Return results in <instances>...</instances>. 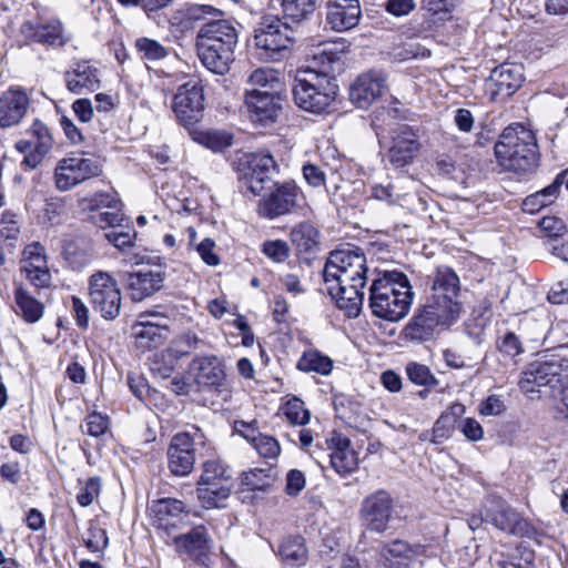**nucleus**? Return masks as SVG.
I'll return each instance as SVG.
<instances>
[{"mask_svg":"<svg viewBox=\"0 0 568 568\" xmlns=\"http://www.w3.org/2000/svg\"><path fill=\"white\" fill-rule=\"evenodd\" d=\"M338 51L324 48L321 57L327 60L328 67L323 70L305 69L297 70L292 88L295 104L311 113L321 114L325 112L335 100L338 85L329 72L334 71L333 64L339 61Z\"/></svg>","mask_w":568,"mask_h":568,"instance_id":"1","label":"nucleus"},{"mask_svg":"<svg viewBox=\"0 0 568 568\" xmlns=\"http://www.w3.org/2000/svg\"><path fill=\"white\" fill-rule=\"evenodd\" d=\"M237 30L230 20H211L201 26L196 34V50L202 64L211 72L223 75L235 60Z\"/></svg>","mask_w":568,"mask_h":568,"instance_id":"2","label":"nucleus"},{"mask_svg":"<svg viewBox=\"0 0 568 568\" xmlns=\"http://www.w3.org/2000/svg\"><path fill=\"white\" fill-rule=\"evenodd\" d=\"M414 293L408 277L398 271H386L369 287V308L378 318L397 322L407 315Z\"/></svg>","mask_w":568,"mask_h":568,"instance_id":"3","label":"nucleus"},{"mask_svg":"<svg viewBox=\"0 0 568 568\" xmlns=\"http://www.w3.org/2000/svg\"><path fill=\"white\" fill-rule=\"evenodd\" d=\"M498 164L505 171L526 174L538 165V145L534 133L521 124L505 128L494 146Z\"/></svg>","mask_w":568,"mask_h":568,"instance_id":"4","label":"nucleus"},{"mask_svg":"<svg viewBox=\"0 0 568 568\" xmlns=\"http://www.w3.org/2000/svg\"><path fill=\"white\" fill-rule=\"evenodd\" d=\"M254 32L256 48L273 61L280 60L296 40V30L277 16H264Z\"/></svg>","mask_w":568,"mask_h":568,"instance_id":"5","label":"nucleus"},{"mask_svg":"<svg viewBox=\"0 0 568 568\" xmlns=\"http://www.w3.org/2000/svg\"><path fill=\"white\" fill-rule=\"evenodd\" d=\"M89 303L105 321L115 320L122 307V293L118 281L105 271L94 272L88 280Z\"/></svg>","mask_w":568,"mask_h":568,"instance_id":"6","label":"nucleus"},{"mask_svg":"<svg viewBox=\"0 0 568 568\" xmlns=\"http://www.w3.org/2000/svg\"><path fill=\"white\" fill-rule=\"evenodd\" d=\"M205 443L206 437L197 427L175 434L166 449L170 473L176 477L189 476L194 468L196 453Z\"/></svg>","mask_w":568,"mask_h":568,"instance_id":"7","label":"nucleus"},{"mask_svg":"<svg viewBox=\"0 0 568 568\" xmlns=\"http://www.w3.org/2000/svg\"><path fill=\"white\" fill-rule=\"evenodd\" d=\"M366 257L359 247L337 250L329 254L323 277L326 284L339 281L349 284L354 281H367Z\"/></svg>","mask_w":568,"mask_h":568,"instance_id":"8","label":"nucleus"},{"mask_svg":"<svg viewBox=\"0 0 568 568\" xmlns=\"http://www.w3.org/2000/svg\"><path fill=\"white\" fill-rule=\"evenodd\" d=\"M459 295L460 281L458 275L450 267H438L426 303L457 321L462 312Z\"/></svg>","mask_w":568,"mask_h":568,"instance_id":"9","label":"nucleus"},{"mask_svg":"<svg viewBox=\"0 0 568 568\" xmlns=\"http://www.w3.org/2000/svg\"><path fill=\"white\" fill-rule=\"evenodd\" d=\"M484 518L487 524L513 536L532 538L536 529L506 500L488 496L484 501Z\"/></svg>","mask_w":568,"mask_h":568,"instance_id":"10","label":"nucleus"},{"mask_svg":"<svg viewBox=\"0 0 568 568\" xmlns=\"http://www.w3.org/2000/svg\"><path fill=\"white\" fill-rule=\"evenodd\" d=\"M305 205L302 189L294 182L275 184L274 190L266 194L258 203L257 212L261 216L275 220L283 215L295 214Z\"/></svg>","mask_w":568,"mask_h":568,"instance_id":"11","label":"nucleus"},{"mask_svg":"<svg viewBox=\"0 0 568 568\" xmlns=\"http://www.w3.org/2000/svg\"><path fill=\"white\" fill-rule=\"evenodd\" d=\"M454 322H456L455 318L425 303L416 308L402 334L405 341L413 343L429 342L436 337L443 327H448Z\"/></svg>","mask_w":568,"mask_h":568,"instance_id":"12","label":"nucleus"},{"mask_svg":"<svg viewBox=\"0 0 568 568\" xmlns=\"http://www.w3.org/2000/svg\"><path fill=\"white\" fill-rule=\"evenodd\" d=\"M101 173L102 164L98 158L72 154L58 162L54 169V183L58 190L64 192Z\"/></svg>","mask_w":568,"mask_h":568,"instance_id":"13","label":"nucleus"},{"mask_svg":"<svg viewBox=\"0 0 568 568\" xmlns=\"http://www.w3.org/2000/svg\"><path fill=\"white\" fill-rule=\"evenodd\" d=\"M568 371V361L558 355L550 356L546 361H536L529 364L523 373L519 386L525 393L536 392V386H547L555 388L562 384L564 373Z\"/></svg>","mask_w":568,"mask_h":568,"instance_id":"14","label":"nucleus"},{"mask_svg":"<svg viewBox=\"0 0 568 568\" xmlns=\"http://www.w3.org/2000/svg\"><path fill=\"white\" fill-rule=\"evenodd\" d=\"M172 110L183 126L191 128L199 123L204 112L202 84L196 80H190L180 85L173 97Z\"/></svg>","mask_w":568,"mask_h":568,"instance_id":"15","label":"nucleus"},{"mask_svg":"<svg viewBox=\"0 0 568 568\" xmlns=\"http://www.w3.org/2000/svg\"><path fill=\"white\" fill-rule=\"evenodd\" d=\"M53 138L49 128L40 120H34L30 130L29 139H22L16 142L14 148L24 154L21 166L24 170L38 168L44 158L51 152Z\"/></svg>","mask_w":568,"mask_h":568,"instance_id":"16","label":"nucleus"},{"mask_svg":"<svg viewBox=\"0 0 568 568\" xmlns=\"http://www.w3.org/2000/svg\"><path fill=\"white\" fill-rule=\"evenodd\" d=\"M393 513V497L388 491L379 489L363 499L359 517L366 530L382 534L388 529Z\"/></svg>","mask_w":568,"mask_h":568,"instance_id":"17","label":"nucleus"},{"mask_svg":"<svg viewBox=\"0 0 568 568\" xmlns=\"http://www.w3.org/2000/svg\"><path fill=\"white\" fill-rule=\"evenodd\" d=\"M21 34L29 41L52 48H62L71 41V34L58 18L37 17L20 26Z\"/></svg>","mask_w":568,"mask_h":568,"instance_id":"18","label":"nucleus"},{"mask_svg":"<svg viewBox=\"0 0 568 568\" xmlns=\"http://www.w3.org/2000/svg\"><path fill=\"white\" fill-rule=\"evenodd\" d=\"M281 98L274 91L247 89L244 105L253 123L266 126L276 121L281 110Z\"/></svg>","mask_w":568,"mask_h":568,"instance_id":"19","label":"nucleus"},{"mask_svg":"<svg viewBox=\"0 0 568 568\" xmlns=\"http://www.w3.org/2000/svg\"><path fill=\"white\" fill-rule=\"evenodd\" d=\"M190 373L201 390L222 393L225 389L224 366L214 355L195 357L190 364Z\"/></svg>","mask_w":568,"mask_h":568,"instance_id":"20","label":"nucleus"},{"mask_svg":"<svg viewBox=\"0 0 568 568\" xmlns=\"http://www.w3.org/2000/svg\"><path fill=\"white\" fill-rule=\"evenodd\" d=\"M211 537L207 528L199 525L186 534H181L172 538L175 550L180 556H186L199 565H206L211 550Z\"/></svg>","mask_w":568,"mask_h":568,"instance_id":"21","label":"nucleus"},{"mask_svg":"<svg viewBox=\"0 0 568 568\" xmlns=\"http://www.w3.org/2000/svg\"><path fill=\"white\" fill-rule=\"evenodd\" d=\"M418 150V138L412 128L402 124L392 131V144L387 159L394 168L399 169L413 163Z\"/></svg>","mask_w":568,"mask_h":568,"instance_id":"22","label":"nucleus"},{"mask_svg":"<svg viewBox=\"0 0 568 568\" xmlns=\"http://www.w3.org/2000/svg\"><path fill=\"white\" fill-rule=\"evenodd\" d=\"M170 318L160 311L143 312L133 325L134 336L143 348L158 347L164 341V332L169 329Z\"/></svg>","mask_w":568,"mask_h":568,"instance_id":"23","label":"nucleus"},{"mask_svg":"<svg viewBox=\"0 0 568 568\" xmlns=\"http://www.w3.org/2000/svg\"><path fill=\"white\" fill-rule=\"evenodd\" d=\"M523 67L503 63L496 67L489 77L488 87L493 101L505 100L511 97L523 84Z\"/></svg>","mask_w":568,"mask_h":568,"instance_id":"24","label":"nucleus"},{"mask_svg":"<svg viewBox=\"0 0 568 568\" xmlns=\"http://www.w3.org/2000/svg\"><path fill=\"white\" fill-rule=\"evenodd\" d=\"M165 280V272L159 270H141L126 273L124 276V285L130 298L133 302H141L161 291Z\"/></svg>","mask_w":568,"mask_h":568,"instance_id":"25","label":"nucleus"},{"mask_svg":"<svg viewBox=\"0 0 568 568\" xmlns=\"http://www.w3.org/2000/svg\"><path fill=\"white\" fill-rule=\"evenodd\" d=\"M326 285L328 294L335 300L337 307L345 311L347 317L355 318L359 315L364 302L363 288L366 281H354L349 284L331 281Z\"/></svg>","mask_w":568,"mask_h":568,"instance_id":"26","label":"nucleus"},{"mask_svg":"<svg viewBox=\"0 0 568 568\" xmlns=\"http://www.w3.org/2000/svg\"><path fill=\"white\" fill-rule=\"evenodd\" d=\"M362 17L359 0H328L326 23L337 32L355 28Z\"/></svg>","mask_w":568,"mask_h":568,"instance_id":"27","label":"nucleus"},{"mask_svg":"<svg viewBox=\"0 0 568 568\" xmlns=\"http://www.w3.org/2000/svg\"><path fill=\"white\" fill-rule=\"evenodd\" d=\"M277 171V164L268 152H256L250 155L245 180L247 189L258 195L265 183L271 182L273 174Z\"/></svg>","mask_w":568,"mask_h":568,"instance_id":"28","label":"nucleus"},{"mask_svg":"<svg viewBox=\"0 0 568 568\" xmlns=\"http://www.w3.org/2000/svg\"><path fill=\"white\" fill-rule=\"evenodd\" d=\"M67 89L73 94H84L99 89V71L90 61H75L63 74Z\"/></svg>","mask_w":568,"mask_h":568,"instance_id":"29","label":"nucleus"},{"mask_svg":"<svg viewBox=\"0 0 568 568\" xmlns=\"http://www.w3.org/2000/svg\"><path fill=\"white\" fill-rule=\"evenodd\" d=\"M386 78L382 72L369 71L359 75L349 90V98L358 108H368L385 89Z\"/></svg>","mask_w":568,"mask_h":568,"instance_id":"30","label":"nucleus"},{"mask_svg":"<svg viewBox=\"0 0 568 568\" xmlns=\"http://www.w3.org/2000/svg\"><path fill=\"white\" fill-rule=\"evenodd\" d=\"M423 554L419 545H410L402 539L384 542L381 556L384 559L383 568H412Z\"/></svg>","mask_w":568,"mask_h":568,"instance_id":"31","label":"nucleus"},{"mask_svg":"<svg viewBox=\"0 0 568 568\" xmlns=\"http://www.w3.org/2000/svg\"><path fill=\"white\" fill-rule=\"evenodd\" d=\"M29 98L21 90L9 89L0 94V128H11L20 123L27 114Z\"/></svg>","mask_w":568,"mask_h":568,"instance_id":"32","label":"nucleus"},{"mask_svg":"<svg viewBox=\"0 0 568 568\" xmlns=\"http://www.w3.org/2000/svg\"><path fill=\"white\" fill-rule=\"evenodd\" d=\"M566 174L567 171H561L556 175L555 180L549 185L534 194L528 195L523 202V211L529 214H534L540 211L542 207L550 205L558 197Z\"/></svg>","mask_w":568,"mask_h":568,"instance_id":"33","label":"nucleus"},{"mask_svg":"<svg viewBox=\"0 0 568 568\" xmlns=\"http://www.w3.org/2000/svg\"><path fill=\"white\" fill-rule=\"evenodd\" d=\"M233 483H210L197 484L196 496L206 509L225 507V503L231 495Z\"/></svg>","mask_w":568,"mask_h":568,"instance_id":"34","label":"nucleus"},{"mask_svg":"<svg viewBox=\"0 0 568 568\" xmlns=\"http://www.w3.org/2000/svg\"><path fill=\"white\" fill-rule=\"evenodd\" d=\"M464 413L465 406L459 403L452 405L447 410L442 413L433 426L430 443L439 445L447 440L452 436L456 420Z\"/></svg>","mask_w":568,"mask_h":568,"instance_id":"35","label":"nucleus"},{"mask_svg":"<svg viewBox=\"0 0 568 568\" xmlns=\"http://www.w3.org/2000/svg\"><path fill=\"white\" fill-rule=\"evenodd\" d=\"M329 458L332 468L341 476H346L357 468V456L347 438L338 439Z\"/></svg>","mask_w":568,"mask_h":568,"instance_id":"36","label":"nucleus"},{"mask_svg":"<svg viewBox=\"0 0 568 568\" xmlns=\"http://www.w3.org/2000/svg\"><path fill=\"white\" fill-rule=\"evenodd\" d=\"M19 233L16 214L6 211L0 221V265L4 264L7 254L13 253Z\"/></svg>","mask_w":568,"mask_h":568,"instance_id":"37","label":"nucleus"},{"mask_svg":"<svg viewBox=\"0 0 568 568\" xmlns=\"http://www.w3.org/2000/svg\"><path fill=\"white\" fill-rule=\"evenodd\" d=\"M291 241L300 253H313L320 247V233L313 224L302 222L292 229Z\"/></svg>","mask_w":568,"mask_h":568,"instance_id":"38","label":"nucleus"},{"mask_svg":"<svg viewBox=\"0 0 568 568\" xmlns=\"http://www.w3.org/2000/svg\"><path fill=\"white\" fill-rule=\"evenodd\" d=\"M151 510L162 528L174 526L171 520L176 519L181 514L186 513L185 505L182 500L174 498H162L153 501Z\"/></svg>","mask_w":568,"mask_h":568,"instance_id":"39","label":"nucleus"},{"mask_svg":"<svg viewBox=\"0 0 568 568\" xmlns=\"http://www.w3.org/2000/svg\"><path fill=\"white\" fill-rule=\"evenodd\" d=\"M296 368L304 373H317L324 376L331 374L333 361L317 349H306L297 361Z\"/></svg>","mask_w":568,"mask_h":568,"instance_id":"40","label":"nucleus"},{"mask_svg":"<svg viewBox=\"0 0 568 568\" xmlns=\"http://www.w3.org/2000/svg\"><path fill=\"white\" fill-rule=\"evenodd\" d=\"M278 555L285 565H304L307 560V549L304 539L300 536L284 538L278 546Z\"/></svg>","mask_w":568,"mask_h":568,"instance_id":"41","label":"nucleus"},{"mask_svg":"<svg viewBox=\"0 0 568 568\" xmlns=\"http://www.w3.org/2000/svg\"><path fill=\"white\" fill-rule=\"evenodd\" d=\"M14 300L17 303V314L28 323H37L41 320L44 306L37 298L31 296L22 287H18L14 292Z\"/></svg>","mask_w":568,"mask_h":568,"instance_id":"42","label":"nucleus"},{"mask_svg":"<svg viewBox=\"0 0 568 568\" xmlns=\"http://www.w3.org/2000/svg\"><path fill=\"white\" fill-rule=\"evenodd\" d=\"M194 140L212 150L213 152H223L233 143L232 134L225 131H201L196 132Z\"/></svg>","mask_w":568,"mask_h":568,"instance_id":"43","label":"nucleus"},{"mask_svg":"<svg viewBox=\"0 0 568 568\" xmlns=\"http://www.w3.org/2000/svg\"><path fill=\"white\" fill-rule=\"evenodd\" d=\"M407 378L417 386L433 388L438 385V379L432 373L430 368L418 362H409L405 366Z\"/></svg>","mask_w":568,"mask_h":568,"instance_id":"44","label":"nucleus"},{"mask_svg":"<svg viewBox=\"0 0 568 568\" xmlns=\"http://www.w3.org/2000/svg\"><path fill=\"white\" fill-rule=\"evenodd\" d=\"M245 439L252 444L261 457L266 459L276 460L281 453L278 442L272 436L263 434L251 435L245 433Z\"/></svg>","mask_w":568,"mask_h":568,"instance_id":"45","label":"nucleus"},{"mask_svg":"<svg viewBox=\"0 0 568 568\" xmlns=\"http://www.w3.org/2000/svg\"><path fill=\"white\" fill-rule=\"evenodd\" d=\"M232 483V474L229 468L217 459L206 460L203 464L202 475L197 484Z\"/></svg>","mask_w":568,"mask_h":568,"instance_id":"46","label":"nucleus"},{"mask_svg":"<svg viewBox=\"0 0 568 568\" xmlns=\"http://www.w3.org/2000/svg\"><path fill=\"white\" fill-rule=\"evenodd\" d=\"M282 8L286 19L298 23L315 11V0H283Z\"/></svg>","mask_w":568,"mask_h":568,"instance_id":"47","label":"nucleus"},{"mask_svg":"<svg viewBox=\"0 0 568 568\" xmlns=\"http://www.w3.org/2000/svg\"><path fill=\"white\" fill-rule=\"evenodd\" d=\"M281 412L293 425L303 426L310 422V412L304 407V402L297 397L288 399L281 407Z\"/></svg>","mask_w":568,"mask_h":568,"instance_id":"48","label":"nucleus"},{"mask_svg":"<svg viewBox=\"0 0 568 568\" xmlns=\"http://www.w3.org/2000/svg\"><path fill=\"white\" fill-rule=\"evenodd\" d=\"M135 48L141 59L148 61H159L169 54L168 49L159 41L145 37L135 40Z\"/></svg>","mask_w":568,"mask_h":568,"instance_id":"49","label":"nucleus"},{"mask_svg":"<svg viewBox=\"0 0 568 568\" xmlns=\"http://www.w3.org/2000/svg\"><path fill=\"white\" fill-rule=\"evenodd\" d=\"M273 480L272 468H255L242 475V484L250 490H265Z\"/></svg>","mask_w":568,"mask_h":568,"instance_id":"50","label":"nucleus"},{"mask_svg":"<svg viewBox=\"0 0 568 568\" xmlns=\"http://www.w3.org/2000/svg\"><path fill=\"white\" fill-rule=\"evenodd\" d=\"M83 203H87L85 207L95 214L119 206L121 201L115 192H97L91 197L83 199Z\"/></svg>","mask_w":568,"mask_h":568,"instance_id":"51","label":"nucleus"},{"mask_svg":"<svg viewBox=\"0 0 568 568\" xmlns=\"http://www.w3.org/2000/svg\"><path fill=\"white\" fill-rule=\"evenodd\" d=\"M91 220L101 229L122 226L124 222V215L122 213V203L114 209H108L102 212L91 215Z\"/></svg>","mask_w":568,"mask_h":568,"instance_id":"52","label":"nucleus"},{"mask_svg":"<svg viewBox=\"0 0 568 568\" xmlns=\"http://www.w3.org/2000/svg\"><path fill=\"white\" fill-rule=\"evenodd\" d=\"M110 425V419L108 415H103L102 413L93 412L90 413L85 419L84 424L81 425V429L83 433L93 436L99 437L104 435Z\"/></svg>","mask_w":568,"mask_h":568,"instance_id":"53","label":"nucleus"},{"mask_svg":"<svg viewBox=\"0 0 568 568\" xmlns=\"http://www.w3.org/2000/svg\"><path fill=\"white\" fill-rule=\"evenodd\" d=\"M516 551L520 555L517 558L515 555L510 559L497 560L495 568H531L535 562V552L527 547H518Z\"/></svg>","mask_w":568,"mask_h":568,"instance_id":"54","label":"nucleus"},{"mask_svg":"<svg viewBox=\"0 0 568 568\" xmlns=\"http://www.w3.org/2000/svg\"><path fill=\"white\" fill-rule=\"evenodd\" d=\"M101 478L95 476L89 478L77 494V501L82 507L90 506L101 491Z\"/></svg>","mask_w":568,"mask_h":568,"instance_id":"55","label":"nucleus"},{"mask_svg":"<svg viewBox=\"0 0 568 568\" xmlns=\"http://www.w3.org/2000/svg\"><path fill=\"white\" fill-rule=\"evenodd\" d=\"M21 272L26 274L27 278L36 287H48L51 283V274L47 264H44V266L22 265Z\"/></svg>","mask_w":568,"mask_h":568,"instance_id":"56","label":"nucleus"},{"mask_svg":"<svg viewBox=\"0 0 568 568\" xmlns=\"http://www.w3.org/2000/svg\"><path fill=\"white\" fill-rule=\"evenodd\" d=\"M109 544V538L105 529L91 526L88 529V537L84 539L85 547L92 552H102Z\"/></svg>","mask_w":568,"mask_h":568,"instance_id":"57","label":"nucleus"},{"mask_svg":"<svg viewBox=\"0 0 568 568\" xmlns=\"http://www.w3.org/2000/svg\"><path fill=\"white\" fill-rule=\"evenodd\" d=\"M262 252L276 263H282L290 256V247L287 243L282 240L264 242Z\"/></svg>","mask_w":568,"mask_h":568,"instance_id":"58","label":"nucleus"},{"mask_svg":"<svg viewBox=\"0 0 568 568\" xmlns=\"http://www.w3.org/2000/svg\"><path fill=\"white\" fill-rule=\"evenodd\" d=\"M104 236L108 242L114 245L118 250L125 251L134 246L136 233L133 230L123 232L112 229L111 231L106 232Z\"/></svg>","mask_w":568,"mask_h":568,"instance_id":"59","label":"nucleus"},{"mask_svg":"<svg viewBox=\"0 0 568 568\" xmlns=\"http://www.w3.org/2000/svg\"><path fill=\"white\" fill-rule=\"evenodd\" d=\"M538 225L548 237H560L567 232L566 223L557 216H545Z\"/></svg>","mask_w":568,"mask_h":568,"instance_id":"60","label":"nucleus"},{"mask_svg":"<svg viewBox=\"0 0 568 568\" xmlns=\"http://www.w3.org/2000/svg\"><path fill=\"white\" fill-rule=\"evenodd\" d=\"M302 172L305 182L310 186L314 189L325 186L326 174L318 165L306 163L303 165Z\"/></svg>","mask_w":568,"mask_h":568,"instance_id":"61","label":"nucleus"},{"mask_svg":"<svg viewBox=\"0 0 568 568\" xmlns=\"http://www.w3.org/2000/svg\"><path fill=\"white\" fill-rule=\"evenodd\" d=\"M247 83L253 88L257 85L273 90L278 84V81L270 70L256 69L248 77Z\"/></svg>","mask_w":568,"mask_h":568,"instance_id":"62","label":"nucleus"},{"mask_svg":"<svg viewBox=\"0 0 568 568\" xmlns=\"http://www.w3.org/2000/svg\"><path fill=\"white\" fill-rule=\"evenodd\" d=\"M498 349L509 357H515L523 352L521 343L513 332L506 333L500 342H498Z\"/></svg>","mask_w":568,"mask_h":568,"instance_id":"63","label":"nucleus"},{"mask_svg":"<svg viewBox=\"0 0 568 568\" xmlns=\"http://www.w3.org/2000/svg\"><path fill=\"white\" fill-rule=\"evenodd\" d=\"M341 568H383V566L381 560L377 558L346 556L343 558Z\"/></svg>","mask_w":568,"mask_h":568,"instance_id":"64","label":"nucleus"}]
</instances>
